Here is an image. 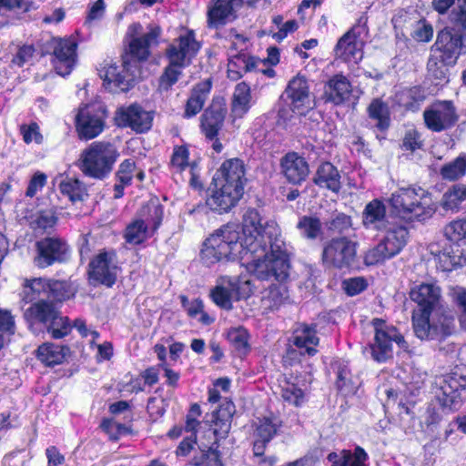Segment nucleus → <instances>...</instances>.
<instances>
[{
  "label": "nucleus",
  "instance_id": "1",
  "mask_svg": "<svg viewBox=\"0 0 466 466\" xmlns=\"http://www.w3.org/2000/svg\"><path fill=\"white\" fill-rule=\"evenodd\" d=\"M262 220L255 208H248L242 218L241 237L252 258L247 270L259 279L274 278L280 282L288 278L289 269L286 244L278 223Z\"/></svg>",
  "mask_w": 466,
  "mask_h": 466
},
{
  "label": "nucleus",
  "instance_id": "2",
  "mask_svg": "<svg viewBox=\"0 0 466 466\" xmlns=\"http://www.w3.org/2000/svg\"><path fill=\"white\" fill-rule=\"evenodd\" d=\"M200 258L208 266L236 259L244 260L247 265L252 259L241 237L239 226L233 223L220 227L204 241Z\"/></svg>",
  "mask_w": 466,
  "mask_h": 466
},
{
  "label": "nucleus",
  "instance_id": "3",
  "mask_svg": "<svg viewBox=\"0 0 466 466\" xmlns=\"http://www.w3.org/2000/svg\"><path fill=\"white\" fill-rule=\"evenodd\" d=\"M392 216L404 222L429 219L437 210L431 193L418 186L401 187L387 198Z\"/></svg>",
  "mask_w": 466,
  "mask_h": 466
},
{
  "label": "nucleus",
  "instance_id": "4",
  "mask_svg": "<svg viewBox=\"0 0 466 466\" xmlns=\"http://www.w3.org/2000/svg\"><path fill=\"white\" fill-rule=\"evenodd\" d=\"M464 48L462 35L453 33L450 28L441 31L431 48L427 64L429 73L436 79H446L448 66L456 64Z\"/></svg>",
  "mask_w": 466,
  "mask_h": 466
},
{
  "label": "nucleus",
  "instance_id": "5",
  "mask_svg": "<svg viewBox=\"0 0 466 466\" xmlns=\"http://www.w3.org/2000/svg\"><path fill=\"white\" fill-rule=\"evenodd\" d=\"M117 157V150L111 143L93 142L80 155V168L85 175L102 179L111 172Z\"/></svg>",
  "mask_w": 466,
  "mask_h": 466
},
{
  "label": "nucleus",
  "instance_id": "6",
  "mask_svg": "<svg viewBox=\"0 0 466 466\" xmlns=\"http://www.w3.org/2000/svg\"><path fill=\"white\" fill-rule=\"evenodd\" d=\"M163 208L157 199H151L137 212L125 231L127 242L137 245L149 238L161 224Z\"/></svg>",
  "mask_w": 466,
  "mask_h": 466
},
{
  "label": "nucleus",
  "instance_id": "7",
  "mask_svg": "<svg viewBox=\"0 0 466 466\" xmlns=\"http://www.w3.org/2000/svg\"><path fill=\"white\" fill-rule=\"evenodd\" d=\"M253 284L246 277H221L210 291L213 302L224 309H231L233 301L246 299L253 293Z\"/></svg>",
  "mask_w": 466,
  "mask_h": 466
},
{
  "label": "nucleus",
  "instance_id": "8",
  "mask_svg": "<svg viewBox=\"0 0 466 466\" xmlns=\"http://www.w3.org/2000/svg\"><path fill=\"white\" fill-rule=\"evenodd\" d=\"M374 328V341L370 345V354L374 360L385 362L393 356V343L404 351L409 345L404 337L392 325L387 324L380 319L372 321Z\"/></svg>",
  "mask_w": 466,
  "mask_h": 466
},
{
  "label": "nucleus",
  "instance_id": "9",
  "mask_svg": "<svg viewBox=\"0 0 466 466\" xmlns=\"http://www.w3.org/2000/svg\"><path fill=\"white\" fill-rule=\"evenodd\" d=\"M434 315L413 317V329L420 339H441L454 331V318L446 311L436 309Z\"/></svg>",
  "mask_w": 466,
  "mask_h": 466
},
{
  "label": "nucleus",
  "instance_id": "10",
  "mask_svg": "<svg viewBox=\"0 0 466 466\" xmlns=\"http://www.w3.org/2000/svg\"><path fill=\"white\" fill-rule=\"evenodd\" d=\"M161 33V27L157 25H148L146 32L139 23L130 25L127 32L128 54L136 60H147L151 47L157 46Z\"/></svg>",
  "mask_w": 466,
  "mask_h": 466
},
{
  "label": "nucleus",
  "instance_id": "11",
  "mask_svg": "<svg viewBox=\"0 0 466 466\" xmlns=\"http://www.w3.org/2000/svg\"><path fill=\"white\" fill-rule=\"evenodd\" d=\"M106 113L101 105L87 104L80 106L75 116V127L81 140H90L104 130Z\"/></svg>",
  "mask_w": 466,
  "mask_h": 466
},
{
  "label": "nucleus",
  "instance_id": "12",
  "mask_svg": "<svg viewBox=\"0 0 466 466\" xmlns=\"http://www.w3.org/2000/svg\"><path fill=\"white\" fill-rule=\"evenodd\" d=\"M201 44L192 29L180 28L177 36L167 46L166 55L173 65L187 66L200 50Z\"/></svg>",
  "mask_w": 466,
  "mask_h": 466
},
{
  "label": "nucleus",
  "instance_id": "13",
  "mask_svg": "<svg viewBox=\"0 0 466 466\" xmlns=\"http://www.w3.org/2000/svg\"><path fill=\"white\" fill-rule=\"evenodd\" d=\"M67 288L66 283L62 281H50L42 278L26 279L23 286V296L26 302L35 299L45 302L44 299L64 300L72 296Z\"/></svg>",
  "mask_w": 466,
  "mask_h": 466
},
{
  "label": "nucleus",
  "instance_id": "14",
  "mask_svg": "<svg viewBox=\"0 0 466 466\" xmlns=\"http://www.w3.org/2000/svg\"><path fill=\"white\" fill-rule=\"evenodd\" d=\"M357 242L346 237L330 239L323 248L322 262L329 268L350 267L356 258Z\"/></svg>",
  "mask_w": 466,
  "mask_h": 466
},
{
  "label": "nucleus",
  "instance_id": "15",
  "mask_svg": "<svg viewBox=\"0 0 466 466\" xmlns=\"http://www.w3.org/2000/svg\"><path fill=\"white\" fill-rule=\"evenodd\" d=\"M25 316L45 323L48 331L55 339L65 337L71 329L68 319L60 316L54 306L47 302L33 304L25 311Z\"/></svg>",
  "mask_w": 466,
  "mask_h": 466
},
{
  "label": "nucleus",
  "instance_id": "16",
  "mask_svg": "<svg viewBox=\"0 0 466 466\" xmlns=\"http://www.w3.org/2000/svg\"><path fill=\"white\" fill-rule=\"evenodd\" d=\"M410 297L419 307L413 312L412 318L431 315L440 306L441 289L433 282L420 283L410 289Z\"/></svg>",
  "mask_w": 466,
  "mask_h": 466
},
{
  "label": "nucleus",
  "instance_id": "17",
  "mask_svg": "<svg viewBox=\"0 0 466 466\" xmlns=\"http://www.w3.org/2000/svg\"><path fill=\"white\" fill-rule=\"evenodd\" d=\"M134 66L131 61L126 59L120 66L108 64L103 66L99 75L104 80L106 88L111 92L128 90L134 79L132 71Z\"/></svg>",
  "mask_w": 466,
  "mask_h": 466
},
{
  "label": "nucleus",
  "instance_id": "18",
  "mask_svg": "<svg viewBox=\"0 0 466 466\" xmlns=\"http://www.w3.org/2000/svg\"><path fill=\"white\" fill-rule=\"evenodd\" d=\"M118 267L114 251H102L89 264L90 279L111 287L116 280Z\"/></svg>",
  "mask_w": 466,
  "mask_h": 466
},
{
  "label": "nucleus",
  "instance_id": "19",
  "mask_svg": "<svg viewBox=\"0 0 466 466\" xmlns=\"http://www.w3.org/2000/svg\"><path fill=\"white\" fill-rule=\"evenodd\" d=\"M426 127L433 132H441L452 127L457 121L455 108L450 101L432 104L423 112Z\"/></svg>",
  "mask_w": 466,
  "mask_h": 466
},
{
  "label": "nucleus",
  "instance_id": "20",
  "mask_svg": "<svg viewBox=\"0 0 466 466\" xmlns=\"http://www.w3.org/2000/svg\"><path fill=\"white\" fill-rule=\"evenodd\" d=\"M152 120L151 113L137 104L121 106L115 115V122L118 127H130L137 133L147 131L152 126Z\"/></svg>",
  "mask_w": 466,
  "mask_h": 466
},
{
  "label": "nucleus",
  "instance_id": "21",
  "mask_svg": "<svg viewBox=\"0 0 466 466\" xmlns=\"http://www.w3.org/2000/svg\"><path fill=\"white\" fill-rule=\"evenodd\" d=\"M364 28L354 26L343 35L335 46V55L342 60L357 64L363 56V39L360 37Z\"/></svg>",
  "mask_w": 466,
  "mask_h": 466
},
{
  "label": "nucleus",
  "instance_id": "22",
  "mask_svg": "<svg viewBox=\"0 0 466 466\" xmlns=\"http://www.w3.org/2000/svg\"><path fill=\"white\" fill-rule=\"evenodd\" d=\"M285 95L288 106L296 115H304L311 107L309 86L302 76L298 75L289 82Z\"/></svg>",
  "mask_w": 466,
  "mask_h": 466
},
{
  "label": "nucleus",
  "instance_id": "23",
  "mask_svg": "<svg viewBox=\"0 0 466 466\" xmlns=\"http://www.w3.org/2000/svg\"><path fill=\"white\" fill-rule=\"evenodd\" d=\"M76 63V44L74 40L55 41L52 64L56 72L62 76H68Z\"/></svg>",
  "mask_w": 466,
  "mask_h": 466
},
{
  "label": "nucleus",
  "instance_id": "24",
  "mask_svg": "<svg viewBox=\"0 0 466 466\" xmlns=\"http://www.w3.org/2000/svg\"><path fill=\"white\" fill-rule=\"evenodd\" d=\"M37 256L35 264L38 268H46L56 261L65 259L68 247L65 241L56 238H46L36 243Z\"/></svg>",
  "mask_w": 466,
  "mask_h": 466
},
{
  "label": "nucleus",
  "instance_id": "25",
  "mask_svg": "<svg viewBox=\"0 0 466 466\" xmlns=\"http://www.w3.org/2000/svg\"><path fill=\"white\" fill-rule=\"evenodd\" d=\"M214 183L224 184L239 189L243 192L245 179V167L242 160L231 158L223 162L220 168L217 171Z\"/></svg>",
  "mask_w": 466,
  "mask_h": 466
},
{
  "label": "nucleus",
  "instance_id": "26",
  "mask_svg": "<svg viewBox=\"0 0 466 466\" xmlns=\"http://www.w3.org/2000/svg\"><path fill=\"white\" fill-rule=\"evenodd\" d=\"M214 190L207 199V205L218 213L230 210L241 198L243 192L224 184L214 183Z\"/></svg>",
  "mask_w": 466,
  "mask_h": 466
},
{
  "label": "nucleus",
  "instance_id": "27",
  "mask_svg": "<svg viewBox=\"0 0 466 466\" xmlns=\"http://www.w3.org/2000/svg\"><path fill=\"white\" fill-rule=\"evenodd\" d=\"M242 4V0H211L208 11V26L218 28L227 24Z\"/></svg>",
  "mask_w": 466,
  "mask_h": 466
},
{
  "label": "nucleus",
  "instance_id": "28",
  "mask_svg": "<svg viewBox=\"0 0 466 466\" xmlns=\"http://www.w3.org/2000/svg\"><path fill=\"white\" fill-rule=\"evenodd\" d=\"M280 167L284 177L292 184L301 183L309 173L304 157L295 152H289L281 158Z\"/></svg>",
  "mask_w": 466,
  "mask_h": 466
},
{
  "label": "nucleus",
  "instance_id": "29",
  "mask_svg": "<svg viewBox=\"0 0 466 466\" xmlns=\"http://www.w3.org/2000/svg\"><path fill=\"white\" fill-rule=\"evenodd\" d=\"M263 64V61L249 56L248 52H232L228 55V76L232 80H238L244 73L257 69Z\"/></svg>",
  "mask_w": 466,
  "mask_h": 466
},
{
  "label": "nucleus",
  "instance_id": "30",
  "mask_svg": "<svg viewBox=\"0 0 466 466\" xmlns=\"http://www.w3.org/2000/svg\"><path fill=\"white\" fill-rule=\"evenodd\" d=\"M319 342V338L318 337L315 327L300 324L293 332L292 343L301 355H315Z\"/></svg>",
  "mask_w": 466,
  "mask_h": 466
},
{
  "label": "nucleus",
  "instance_id": "31",
  "mask_svg": "<svg viewBox=\"0 0 466 466\" xmlns=\"http://www.w3.org/2000/svg\"><path fill=\"white\" fill-rule=\"evenodd\" d=\"M362 224L367 229L382 230L388 226L387 211L381 199L369 202L362 212Z\"/></svg>",
  "mask_w": 466,
  "mask_h": 466
},
{
  "label": "nucleus",
  "instance_id": "32",
  "mask_svg": "<svg viewBox=\"0 0 466 466\" xmlns=\"http://www.w3.org/2000/svg\"><path fill=\"white\" fill-rule=\"evenodd\" d=\"M369 455L360 446L353 450H341L339 452H330L328 460L331 466H370Z\"/></svg>",
  "mask_w": 466,
  "mask_h": 466
},
{
  "label": "nucleus",
  "instance_id": "33",
  "mask_svg": "<svg viewBox=\"0 0 466 466\" xmlns=\"http://www.w3.org/2000/svg\"><path fill=\"white\" fill-rule=\"evenodd\" d=\"M440 389L437 397L444 408L451 410H458L461 404L458 380L451 376L445 377L439 382Z\"/></svg>",
  "mask_w": 466,
  "mask_h": 466
},
{
  "label": "nucleus",
  "instance_id": "34",
  "mask_svg": "<svg viewBox=\"0 0 466 466\" xmlns=\"http://www.w3.org/2000/svg\"><path fill=\"white\" fill-rule=\"evenodd\" d=\"M385 229V234L380 241L391 256L395 257L407 245L410 238L409 230L406 227L398 224L387 226Z\"/></svg>",
  "mask_w": 466,
  "mask_h": 466
},
{
  "label": "nucleus",
  "instance_id": "35",
  "mask_svg": "<svg viewBox=\"0 0 466 466\" xmlns=\"http://www.w3.org/2000/svg\"><path fill=\"white\" fill-rule=\"evenodd\" d=\"M252 106L251 89L245 83H238L234 90L231 102V116L233 120L244 117Z\"/></svg>",
  "mask_w": 466,
  "mask_h": 466
},
{
  "label": "nucleus",
  "instance_id": "36",
  "mask_svg": "<svg viewBox=\"0 0 466 466\" xmlns=\"http://www.w3.org/2000/svg\"><path fill=\"white\" fill-rule=\"evenodd\" d=\"M226 110L221 106H215L207 109L201 116V129L209 139H214L221 128Z\"/></svg>",
  "mask_w": 466,
  "mask_h": 466
},
{
  "label": "nucleus",
  "instance_id": "37",
  "mask_svg": "<svg viewBox=\"0 0 466 466\" xmlns=\"http://www.w3.org/2000/svg\"><path fill=\"white\" fill-rule=\"evenodd\" d=\"M350 93L351 86L350 82L345 76L339 75L335 76L329 81L325 90L328 100L335 105H339L348 100Z\"/></svg>",
  "mask_w": 466,
  "mask_h": 466
},
{
  "label": "nucleus",
  "instance_id": "38",
  "mask_svg": "<svg viewBox=\"0 0 466 466\" xmlns=\"http://www.w3.org/2000/svg\"><path fill=\"white\" fill-rule=\"evenodd\" d=\"M211 89V83L206 80L198 84L187 101L184 116L192 117L203 108L204 103Z\"/></svg>",
  "mask_w": 466,
  "mask_h": 466
},
{
  "label": "nucleus",
  "instance_id": "39",
  "mask_svg": "<svg viewBox=\"0 0 466 466\" xmlns=\"http://www.w3.org/2000/svg\"><path fill=\"white\" fill-rule=\"evenodd\" d=\"M340 176L337 168L329 162L321 164L314 177V182L322 187H327L333 192L340 189Z\"/></svg>",
  "mask_w": 466,
  "mask_h": 466
},
{
  "label": "nucleus",
  "instance_id": "40",
  "mask_svg": "<svg viewBox=\"0 0 466 466\" xmlns=\"http://www.w3.org/2000/svg\"><path fill=\"white\" fill-rule=\"evenodd\" d=\"M235 411L233 403L222 404L219 409L213 412L214 434L217 437L224 438L231 428V419Z\"/></svg>",
  "mask_w": 466,
  "mask_h": 466
},
{
  "label": "nucleus",
  "instance_id": "41",
  "mask_svg": "<svg viewBox=\"0 0 466 466\" xmlns=\"http://www.w3.org/2000/svg\"><path fill=\"white\" fill-rule=\"evenodd\" d=\"M68 350L55 343H44L37 350L38 360L46 366L60 364L65 360Z\"/></svg>",
  "mask_w": 466,
  "mask_h": 466
},
{
  "label": "nucleus",
  "instance_id": "42",
  "mask_svg": "<svg viewBox=\"0 0 466 466\" xmlns=\"http://www.w3.org/2000/svg\"><path fill=\"white\" fill-rule=\"evenodd\" d=\"M61 194L73 203L83 201L87 197L86 186L77 178L66 177L59 184Z\"/></svg>",
  "mask_w": 466,
  "mask_h": 466
},
{
  "label": "nucleus",
  "instance_id": "43",
  "mask_svg": "<svg viewBox=\"0 0 466 466\" xmlns=\"http://www.w3.org/2000/svg\"><path fill=\"white\" fill-rule=\"evenodd\" d=\"M287 298V289L282 284L271 285L262 291L261 303L265 309H278Z\"/></svg>",
  "mask_w": 466,
  "mask_h": 466
},
{
  "label": "nucleus",
  "instance_id": "44",
  "mask_svg": "<svg viewBox=\"0 0 466 466\" xmlns=\"http://www.w3.org/2000/svg\"><path fill=\"white\" fill-rule=\"evenodd\" d=\"M136 166L131 159L124 160L118 167L116 172L117 183L115 185V198H119L123 196L124 187L130 185L133 177L135 176Z\"/></svg>",
  "mask_w": 466,
  "mask_h": 466
},
{
  "label": "nucleus",
  "instance_id": "45",
  "mask_svg": "<svg viewBox=\"0 0 466 466\" xmlns=\"http://www.w3.org/2000/svg\"><path fill=\"white\" fill-rule=\"evenodd\" d=\"M466 199V186L462 184L453 185L442 196L441 202L445 210L456 212L460 205Z\"/></svg>",
  "mask_w": 466,
  "mask_h": 466
},
{
  "label": "nucleus",
  "instance_id": "46",
  "mask_svg": "<svg viewBox=\"0 0 466 466\" xmlns=\"http://www.w3.org/2000/svg\"><path fill=\"white\" fill-rule=\"evenodd\" d=\"M466 174V154L459 155L454 160L443 165L440 175L444 180L454 181Z\"/></svg>",
  "mask_w": 466,
  "mask_h": 466
},
{
  "label": "nucleus",
  "instance_id": "47",
  "mask_svg": "<svg viewBox=\"0 0 466 466\" xmlns=\"http://www.w3.org/2000/svg\"><path fill=\"white\" fill-rule=\"evenodd\" d=\"M336 385L343 395L349 396L357 392L360 381L357 377L351 375L347 367H342L338 370Z\"/></svg>",
  "mask_w": 466,
  "mask_h": 466
},
{
  "label": "nucleus",
  "instance_id": "48",
  "mask_svg": "<svg viewBox=\"0 0 466 466\" xmlns=\"http://www.w3.org/2000/svg\"><path fill=\"white\" fill-rule=\"evenodd\" d=\"M28 221L34 230L44 232L56 226L57 218L53 210L48 209L36 212L28 218Z\"/></svg>",
  "mask_w": 466,
  "mask_h": 466
},
{
  "label": "nucleus",
  "instance_id": "49",
  "mask_svg": "<svg viewBox=\"0 0 466 466\" xmlns=\"http://www.w3.org/2000/svg\"><path fill=\"white\" fill-rule=\"evenodd\" d=\"M369 116L375 120L380 130L386 129L390 125V112L388 106L380 99H374L369 106Z\"/></svg>",
  "mask_w": 466,
  "mask_h": 466
},
{
  "label": "nucleus",
  "instance_id": "50",
  "mask_svg": "<svg viewBox=\"0 0 466 466\" xmlns=\"http://www.w3.org/2000/svg\"><path fill=\"white\" fill-rule=\"evenodd\" d=\"M227 338L234 349L241 353L248 350V333L242 327L232 328L228 331Z\"/></svg>",
  "mask_w": 466,
  "mask_h": 466
},
{
  "label": "nucleus",
  "instance_id": "51",
  "mask_svg": "<svg viewBox=\"0 0 466 466\" xmlns=\"http://www.w3.org/2000/svg\"><path fill=\"white\" fill-rule=\"evenodd\" d=\"M195 164L188 162V150L180 146L174 148L171 157V168L175 173H184Z\"/></svg>",
  "mask_w": 466,
  "mask_h": 466
},
{
  "label": "nucleus",
  "instance_id": "52",
  "mask_svg": "<svg viewBox=\"0 0 466 466\" xmlns=\"http://www.w3.org/2000/svg\"><path fill=\"white\" fill-rule=\"evenodd\" d=\"M445 235L457 243H466V217L449 223L445 228Z\"/></svg>",
  "mask_w": 466,
  "mask_h": 466
},
{
  "label": "nucleus",
  "instance_id": "53",
  "mask_svg": "<svg viewBox=\"0 0 466 466\" xmlns=\"http://www.w3.org/2000/svg\"><path fill=\"white\" fill-rule=\"evenodd\" d=\"M393 258L381 241L377 246L370 248L364 256V263L367 266H374L383 263L385 260Z\"/></svg>",
  "mask_w": 466,
  "mask_h": 466
},
{
  "label": "nucleus",
  "instance_id": "54",
  "mask_svg": "<svg viewBox=\"0 0 466 466\" xmlns=\"http://www.w3.org/2000/svg\"><path fill=\"white\" fill-rule=\"evenodd\" d=\"M297 227L300 234L308 238H316L321 229L320 221L317 218L308 216L302 217Z\"/></svg>",
  "mask_w": 466,
  "mask_h": 466
},
{
  "label": "nucleus",
  "instance_id": "55",
  "mask_svg": "<svg viewBox=\"0 0 466 466\" xmlns=\"http://www.w3.org/2000/svg\"><path fill=\"white\" fill-rule=\"evenodd\" d=\"M280 427V421L275 418H264L257 427V436L263 441H269Z\"/></svg>",
  "mask_w": 466,
  "mask_h": 466
},
{
  "label": "nucleus",
  "instance_id": "56",
  "mask_svg": "<svg viewBox=\"0 0 466 466\" xmlns=\"http://www.w3.org/2000/svg\"><path fill=\"white\" fill-rule=\"evenodd\" d=\"M185 66L173 65V63L169 62L163 75L160 76L159 88L164 91L168 90L174 84L177 83L182 73L181 70Z\"/></svg>",
  "mask_w": 466,
  "mask_h": 466
},
{
  "label": "nucleus",
  "instance_id": "57",
  "mask_svg": "<svg viewBox=\"0 0 466 466\" xmlns=\"http://www.w3.org/2000/svg\"><path fill=\"white\" fill-rule=\"evenodd\" d=\"M281 395L285 401L296 407L301 406L305 401L303 390L293 383L286 382L282 386Z\"/></svg>",
  "mask_w": 466,
  "mask_h": 466
},
{
  "label": "nucleus",
  "instance_id": "58",
  "mask_svg": "<svg viewBox=\"0 0 466 466\" xmlns=\"http://www.w3.org/2000/svg\"><path fill=\"white\" fill-rule=\"evenodd\" d=\"M411 35L418 42H429L433 36V27L426 20H420L414 25Z\"/></svg>",
  "mask_w": 466,
  "mask_h": 466
},
{
  "label": "nucleus",
  "instance_id": "59",
  "mask_svg": "<svg viewBox=\"0 0 466 466\" xmlns=\"http://www.w3.org/2000/svg\"><path fill=\"white\" fill-rule=\"evenodd\" d=\"M460 4L450 14V20L466 35V0H459Z\"/></svg>",
  "mask_w": 466,
  "mask_h": 466
},
{
  "label": "nucleus",
  "instance_id": "60",
  "mask_svg": "<svg viewBox=\"0 0 466 466\" xmlns=\"http://www.w3.org/2000/svg\"><path fill=\"white\" fill-rule=\"evenodd\" d=\"M20 133L23 137V140L26 144H30L32 142L36 144L42 143L43 136L41 135L39 127L36 123L21 126Z\"/></svg>",
  "mask_w": 466,
  "mask_h": 466
},
{
  "label": "nucleus",
  "instance_id": "61",
  "mask_svg": "<svg viewBox=\"0 0 466 466\" xmlns=\"http://www.w3.org/2000/svg\"><path fill=\"white\" fill-rule=\"evenodd\" d=\"M343 289L350 296H354L364 290L367 287V281L364 278H351L343 281Z\"/></svg>",
  "mask_w": 466,
  "mask_h": 466
},
{
  "label": "nucleus",
  "instance_id": "62",
  "mask_svg": "<svg viewBox=\"0 0 466 466\" xmlns=\"http://www.w3.org/2000/svg\"><path fill=\"white\" fill-rule=\"evenodd\" d=\"M201 415L200 406L197 403L191 405L190 410L187 415L186 426L185 429L187 431L192 432L194 436V432L199 425L198 418Z\"/></svg>",
  "mask_w": 466,
  "mask_h": 466
},
{
  "label": "nucleus",
  "instance_id": "63",
  "mask_svg": "<svg viewBox=\"0 0 466 466\" xmlns=\"http://www.w3.org/2000/svg\"><path fill=\"white\" fill-rule=\"evenodd\" d=\"M46 182V176L44 173L36 172L32 177L28 187L26 189V196L34 197L39 190L43 188Z\"/></svg>",
  "mask_w": 466,
  "mask_h": 466
},
{
  "label": "nucleus",
  "instance_id": "64",
  "mask_svg": "<svg viewBox=\"0 0 466 466\" xmlns=\"http://www.w3.org/2000/svg\"><path fill=\"white\" fill-rule=\"evenodd\" d=\"M421 145L420 136L415 129H410L406 132L403 139V147L406 149L414 151L420 148Z\"/></svg>",
  "mask_w": 466,
  "mask_h": 466
}]
</instances>
